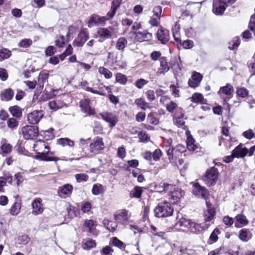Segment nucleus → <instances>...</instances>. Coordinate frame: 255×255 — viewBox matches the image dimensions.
<instances>
[{
  "mask_svg": "<svg viewBox=\"0 0 255 255\" xmlns=\"http://www.w3.org/2000/svg\"><path fill=\"white\" fill-rule=\"evenodd\" d=\"M215 214V209L213 208H209L208 207L207 213L205 215V221L206 222H210L211 221L214 217Z\"/></svg>",
  "mask_w": 255,
  "mask_h": 255,
  "instance_id": "37",
  "label": "nucleus"
},
{
  "mask_svg": "<svg viewBox=\"0 0 255 255\" xmlns=\"http://www.w3.org/2000/svg\"><path fill=\"white\" fill-rule=\"evenodd\" d=\"M113 30L114 28L112 26H109L108 28H99L97 34L100 38L107 39L112 37Z\"/></svg>",
  "mask_w": 255,
  "mask_h": 255,
  "instance_id": "15",
  "label": "nucleus"
},
{
  "mask_svg": "<svg viewBox=\"0 0 255 255\" xmlns=\"http://www.w3.org/2000/svg\"><path fill=\"white\" fill-rule=\"evenodd\" d=\"M116 80L117 82H119L122 84L125 85L127 82V77L120 73H118L116 74Z\"/></svg>",
  "mask_w": 255,
  "mask_h": 255,
  "instance_id": "45",
  "label": "nucleus"
},
{
  "mask_svg": "<svg viewBox=\"0 0 255 255\" xmlns=\"http://www.w3.org/2000/svg\"><path fill=\"white\" fill-rule=\"evenodd\" d=\"M242 135L245 137L246 138L248 139H252V138L254 137L255 136V134L254 132H253L252 129H249L248 130H246L244 131Z\"/></svg>",
  "mask_w": 255,
  "mask_h": 255,
  "instance_id": "60",
  "label": "nucleus"
},
{
  "mask_svg": "<svg viewBox=\"0 0 255 255\" xmlns=\"http://www.w3.org/2000/svg\"><path fill=\"white\" fill-rule=\"evenodd\" d=\"M173 187L174 186L172 184H168L164 182H160L159 185L156 186V188L160 192L173 189Z\"/></svg>",
  "mask_w": 255,
  "mask_h": 255,
  "instance_id": "31",
  "label": "nucleus"
},
{
  "mask_svg": "<svg viewBox=\"0 0 255 255\" xmlns=\"http://www.w3.org/2000/svg\"><path fill=\"white\" fill-rule=\"evenodd\" d=\"M53 128H51L49 130L44 131L43 136L46 140H52L54 138V135L53 133Z\"/></svg>",
  "mask_w": 255,
  "mask_h": 255,
  "instance_id": "44",
  "label": "nucleus"
},
{
  "mask_svg": "<svg viewBox=\"0 0 255 255\" xmlns=\"http://www.w3.org/2000/svg\"><path fill=\"white\" fill-rule=\"evenodd\" d=\"M158 40L163 44H166L169 39V31L163 28H159L156 33Z\"/></svg>",
  "mask_w": 255,
  "mask_h": 255,
  "instance_id": "14",
  "label": "nucleus"
},
{
  "mask_svg": "<svg viewBox=\"0 0 255 255\" xmlns=\"http://www.w3.org/2000/svg\"><path fill=\"white\" fill-rule=\"evenodd\" d=\"M202 78L203 77L200 73L194 72L188 81L189 86L194 88L199 86Z\"/></svg>",
  "mask_w": 255,
  "mask_h": 255,
  "instance_id": "16",
  "label": "nucleus"
},
{
  "mask_svg": "<svg viewBox=\"0 0 255 255\" xmlns=\"http://www.w3.org/2000/svg\"><path fill=\"white\" fill-rule=\"evenodd\" d=\"M166 108L167 111L170 113H172L175 110H176V115H178L179 113V111H178L177 110L180 107H178L177 104L173 101H171L170 103L167 104Z\"/></svg>",
  "mask_w": 255,
  "mask_h": 255,
  "instance_id": "35",
  "label": "nucleus"
},
{
  "mask_svg": "<svg viewBox=\"0 0 255 255\" xmlns=\"http://www.w3.org/2000/svg\"><path fill=\"white\" fill-rule=\"evenodd\" d=\"M220 232L218 228L215 229L210 235L208 243L211 244L217 242L218 239V235L220 234Z\"/></svg>",
  "mask_w": 255,
  "mask_h": 255,
  "instance_id": "36",
  "label": "nucleus"
},
{
  "mask_svg": "<svg viewBox=\"0 0 255 255\" xmlns=\"http://www.w3.org/2000/svg\"><path fill=\"white\" fill-rule=\"evenodd\" d=\"M234 89L233 86L230 83H227L225 86L220 87L218 94L221 95L222 94L227 96H231L234 93Z\"/></svg>",
  "mask_w": 255,
  "mask_h": 255,
  "instance_id": "24",
  "label": "nucleus"
},
{
  "mask_svg": "<svg viewBox=\"0 0 255 255\" xmlns=\"http://www.w3.org/2000/svg\"><path fill=\"white\" fill-rule=\"evenodd\" d=\"M49 74L47 73H40L38 77L37 85L39 86V88L43 89L45 82L47 81Z\"/></svg>",
  "mask_w": 255,
  "mask_h": 255,
  "instance_id": "27",
  "label": "nucleus"
},
{
  "mask_svg": "<svg viewBox=\"0 0 255 255\" xmlns=\"http://www.w3.org/2000/svg\"><path fill=\"white\" fill-rule=\"evenodd\" d=\"M75 179L78 182L80 183L87 181L89 179V177L86 174L79 173L75 175Z\"/></svg>",
  "mask_w": 255,
  "mask_h": 255,
  "instance_id": "49",
  "label": "nucleus"
},
{
  "mask_svg": "<svg viewBox=\"0 0 255 255\" xmlns=\"http://www.w3.org/2000/svg\"><path fill=\"white\" fill-rule=\"evenodd\" d=\"M67 212L68 216L70 218H73V217H76L77 215L75 208L73 206H70L69 208H68Z\"/></svg>",
  "mask_w": 255,
  "mask_h": 255,
  "instance_id": "61",
  "label": "nucleus"
},
{
  "mask_svg": "<svg viewBox=\"0 0 255 255\" xmlns=\"http://www.w3.org/2000/svg\"><path fill=\"white\" fill-rule=\"evenodd\" d=\"M44 116L43 112L41 110H35L29 113L27 116V120L29 124H37Z\"/></svg>",
  "mask_w": 255,
  "mask_h": 255,
  "instance_id": "9",
  "label": "nucleus"
},
{
  "mask_svg": "<svg viewBox=\"0 0 255 255\" xmlns=\"http://www.w3.org/2000/svg\"><path fill=\"white\" fill-rule=\"evenodd\" d=\"M55 48L53 46H48L45 50V53L47 56H51L54 54Z\"/></svg>",
  "mask_w": 255,
  "mask_h": 255,
  "instance_id": "62",
  "label": "nucleus"
},
{
  "mask_svg": "<svg viewBox=\"0 0 255 255\" xmlns=\"http://www.w3.org/2000/svg\"><path fill=\"white\" fill-rule=\"evenodd\" d=\"M65 44V37L61 35L55 40V45L59 47H62Z\"/></svg>",
  "mask_w": 255,
  "mask_h": 255,
  "instance_id": "58",
  "label": "nucleus"
},
{
  "mask_svg": "<svg viewBox=\"0 0 255 255\" xmlns=\"http://www.w3.org/2000/svg\"><path fill=\"white\" fill-rule=\"evenodd\" d=\"M177 111H179V113L176 115L177 118L175 119V123L178 127H182L184 126V120L186 119V118H184V110L182 108H179Z\"/></svg>",
  "mask_w": 255,
  "mask_h": 255,
  "instance_id": "21",
  "label": "nucleus"
},
{
  "mask_svg": "<svg viewBox=\"0 0 255 255\" xmlns=\"http://www.w3.org/2000/svg\"><path fill=\"white\" fill-rule=\"evenodd\" d=\"M160 67L156 72L157 75H164L167 72L170 68V64L168 62L167 59L165 57H161L159 59Z\"/></svg>",
  "mask_w": 255,
  "mask_h": 255,
  "instance_id": "11",
  "label": "nucleus"
},
{
  "mask_svg": "<svg viewBox=\"0 0 255 255\" xmlns=\"http://www.w3.org/2000/svg\"><path fill=\"white\" fill-rule=\"evenodd\" d=\"M193 233H197L202 231L203 228L200 224L192 222L189 228Z\"/></svg>",
  "mask_w": 255,
  "mask_h": 255,
  "instance_id": "43",
  "label": "nucleus"
},
{
  "mask_svg": "<svg viewBox=\"0 0 255 255\" xmlns=\"http://www.w3.org/2000/svg\"><path fill=\"white\" fill-rule=\"evenodd\" d=\"M9 111L13 117L17 118H20L22 116L21 109L17 106L9 107Z\"/></svg>",
  "mask_w": 255,
  "mask_h": 255,
  "instance_id": "29",
  "label": "nucleus"
},
{
  "mask_svg": "<svg viewBox=\"0 0 255 255\" xmlns=\"http://www.w3.org/2000/svg\"><path fill=\"white\" fill-rule=\"evenodd\" d=\"M133 33L139 42L149 41L152 37V34L146 30H144L142 32H134Z\"/></svg>",
  "mask_w": 255,
  "mask_h": 255,
  "instance_id": "20",
  "label": "nucleus"
},
{
  "mask_svg": "<svg viewBox=\"0 0 255 255\" xmlns=\"http://www.w3.org/2000/svg\"><path fill=\"white\" fill-rule=\"evenodd\" d=\"M52 154V152L47 151L45 153H39L35 157V159H39L41 160L50 161H57L59 159L56 157H48L47 156V154Z\"/></svg>",
  "mask_w": 255,
  "mask_h": 255,
  "instance_id": "25",
  "label": "nucleus"
},
{
  "mask_svg": "<svg viewBox=\"0 0 255 255\" xmlns=\"http://www.w3.org/2000/svg\"><path fill=\"white\" fill-rule=\"evenodd\" d=\"M190 220L184 218H181L178 222V224L180 227H183L187 228H190V226L191 223Z\"/></svg>",
  "mask_w": 255,
  "mask_h": 255,
  "instance_id": "47",
  "label": "nucleus"
},
{
  "mask_svg": "<svg viewBox=\"0 0 255 255\" xmlns=\"http://www.w3.org/2000/svg\"><path fill=\"white\" fill-rule=\"evenodd\" d=\"M73 187L70 184H65L60 187L58 190V194L61 198H65L66 196H69L72 192Z\"/></svg>",
  "mask_w": 255,
  "mask_h": 255,
  "instance_id": "19",
  "label": "nucleus"
},
{
  "mask_svg": "<svg viewBox=\"0 0 255 255\" xmlns=\"http://www.w3.org/2000/svg\"><path fill=\"white\" fill-rule=\"evenodd\" d=\"M22 133L26 139H32L38 135V129L36 126H26L22 128Z\"/></svg>",
  "mask_w": 255,
  "mask_h": 255,
  "instance_id": "3",
  "label": "nucleus"
},
{
  "mask_svg": "<svg viewBox=\"0 0 255 255\" xmlns=\"http://www.w3.org/2000/svg\"><path fill=\"white\" fill-rule=\"evenodd\" d=\"M11 51L6 48L0 49V61L8 58L11 55Z\"/></svg>",
  "mask_w": 255,
  "mask_h": 255,
  "instance_id": "39",
  "label": "nucleus"
},
{
  "mask_svg": "<svg viewBox=\"0 0 255 255\" xmlns=\"http://www.w3.org/2000/svg\"><path fill=\"white\" fill-rule=\"evenodd\" d=\"M103 223L104 226L109 231L114 232L116 230L117 225L116 223H114L108 219H104Z\"/></svg>",
  "mask_w": 255,
  "mask_h": 255,
  "instance_id": "34",
  "label": "nucleus"
},
{
  "mask_svg": "<svg viewBox=\"0 0 255 255\" xmlns=\"http://www.w3.org/2000/svg\"><path fill=\"white\" fill-rule=\"evenodd\" d=\"M91 204L90 202H86L82 205L81 207V210L84 213L88 212L91 210Z\"/></svg>",
  "mask_w": 255,
  "mask_h": 255,
  "instance_id": "64",
  "label": "nucleus"
},
{
  "mask_svg": "<svg viewBox=\"0 0 255 255\" xmlns=\"http://www.w3.org/2000/svg\"><path fill=\"white\" fill-rule=\"evenodd\" d=\"M91 151L94 154H99L104 148V144L102 138L96 137L90 145Z\"/></svg>",
  "mask_w": 255,
  "mask_h": 255,
  "instance_id": "5",
  "label": "nucleus"
},
{
  "mask_svg": "<svg viewBox=\"0 0 255 255\" xmlns=\"http://www.w3.org/2000/svg\"><path fill=\"white\" fill-rule=\"evenodd\" d=\"M90 100L89 99H85L80 101V107L81 111L87 115L92 116L96 114L95 109L90 105Z\"/></svg>",
  "mask_w": 255,
  "mask_h": 255,
  "instance_id": "7",
  "label": "nucleus"
},
{
  "mask_svg": "<svg viewBox=\"0 0 255 255\" xmlns=\"http://www.w3.org/2000/svg\"><path fill=\"white\" fill-rule=\"evenodd\" d=\"M32 41L30 39H24L18 43V46L21 47L27 48L31 46Z\"/></svg>",
  "mask_w": 255,
  "mask_h": 255,
  "instance_id": "52",
  "label": "nucleus"
},
{
  "mask_svg": "<svg viewBox=\"0 0 255 255\" xmlns=\"http://www.w3.org/2000/svg\"><path fill=\"white\" fill-rule=\"evenodd\" d=\"M228 6L222 0H214L213 2V11L216 15H222Z\"/></svg>",
  "mask_w": 255,
  "mask_h": 255,
  "instance_id": "10",
  "label": "nucleus"
},
{
  "mask_svg": "<svg viewBox=\"0 0 255 255\" xmlns=\"http://www.w3.org/2000/svg\"><path fill=\"white\" fill-rule=\"evenodd\" d=\"M18 123L14 118H9L7 121V125L8 128H13L18 126Z\"/></svg>",
  "mask_w": 255,
  "mask_h": 255,
  "instance_id": "53",
  "label": "nucleus"
},
{
  "mask_svg": "<svg viewBox=\"0 0 255 255\" xmlns=\"http://www.w3.org/2000/svg\"><path fill=\"white\" fill-rule=\"evenodd\" d=\"M128 211L127 210H121L115 214L114 219L118 223L121 224L126 223L128 220Z\"/></svg>",
  "mask_w": 255,
  "mask_h": 255,
  "instance_id": "13",
  "label": "nucleus"
},
{
  "mask_svg": "<svg viewBox=\"0 0 255 255\" xmlns=\"http://www.w3.org/2000/svg\"><path fill=\"white\" fill-rule=\"evenodd\" d=\"M128 44V41L126 38L124 37H120L116 44V48L122 52L124 51L126 47Z\"/></svg>",
  "mask_w": 255,
  "mask_h": 255,
  "instance_id": "26",
  "label": "nucleus"
},
{
  "mask_svg": "<svg viewBox=\"0 0 255 255\" xmlns=\"http://www.w3.org/2000/svg\"><path fill=\"white\" fill-rule=\"evenodd\" d=\"M239 238L244 242L248 241L251 238V233L247 229H242L239 233Z\"/></svg>",
  "mask_w": 255,
  "mask_h": 255,
  "instance_id": "30",
  "label": "nucleus"
},
{
  "mask_svg": "<svg viewBox=\"0 0 255 255\" xmlns=\"http://www.w3.org/2000/svg\"><path fill=\"white\" fill-rule=\"evenodd\" d=\"M135 104L142 110L151 108L149 104L147 103L143 98H140L136 99L134 101Z\"/></svg>",
  "mask_w": 255,
  "mask_h": 255,
  "instance_id": "28",
  "label": "nucleus"
},
{
  "mask_svg": "<svg viewBox=\"0 0 255 255\" xmlns=\"http://www.w3.org/2000/svg\"><path fill=\"white\" fill-rule=\"evenodd\" d=\"M100 116L106 122L110 124V127L113 128L118 122V119L116 115L111 113H106L104 114L100 113Z\"/></svg>",
  "mask_w": 255,
  "mask_h": 255,
  "instance_id": "12",
  "label": "nucleus"
},
{
  "mask_svg": "<svg viewBox=\"0 0 255 255\" xmlns=\"http://www.w3.org/2000/svg\"><path fill=\"white\" fill-rule=\"evenodd\" d=\"M58 143L62 146L68 145L72 147L74 145V141L68 138H60L58 140Z\"/></svg>",
  "mask_w": 255,
  "mask_h": 255,
  "instance_id": "42",
  "label": "nucleus"
},
{
  "mask_svg": "<svg viewBox=\"0 0 255 255\" xmlns=\"http://www.w3.org/2000/svg\"><path fill=\"white\" fill-rule=\"evenodd\" d=\"M236 94L238 96L243 98L248 96L249 91L244 87H237Z\"/></svg>",
  "mask_w": 255,
  "mask_h": 255,
  "instance_id": "41",
  "label": "nucleus"
},
{
  "mask_svg": "<svg viewBox=\"0 0 255 255\" xmlns=\"http://www.w3.org/2000/svg\"><path fill=\"white\" fill-rule=\"evenodd\" d=\"M138 135L140 142H147L149 140V137L145 132H140Z\"/></svg>",
  "mask_w": 255,
  "mask_h": 255,
  "instance_id": "59",
  "label": "nucleus"
},
{
  "mask_svg": "<svg viewBox=\"0 0 255 255\" xmlns=\"http://www.w3.org/2000/svg\"><path fill=\"white\" fill-rule=\"evenodd\" d=\"M48 106L50 109L56 111L63 107V103L60 100L53 101L49 102Z\"/></svg>",
  "mask_w": 255,
  "mask_h": 255,
  "instance_id": "33",
  "label": "nucleus"
},
{
  "mask_svg": "<svg viewBox=\"0 0 255 255\" xmlns=\"http://www.w3.org/2000/svg\"><path fill=\"white\" fill-rule=\"evenodd\" d=\"M2 152L4 153H8L11 152L12 146L10 144L4 143L0 147Z\"/></svg>",
  "mask_w": 255,
  "mask_h": 255,
  "instance_id": "57",
  "label": "nucleus"
},
{
  "mask_svg": "<svg viewBox=\"0 0 255 255\" xmlns=\"http://www.w3.org/2000/svg\"><path fill=\"white\" fill-rule=\"evenodd\" d=\"M148 83V81L144 79L140 78L138 79L135 83V86L138 89H141L143 87L146 85Z\"/></svg>",
  "mask_w": 255,
  "mask_h": 255,
  "instance_id": "56",
  "label": "nucleus"
},
{
  "mask_svg": "<svg viewBox=\"0 0 255 255\" xmlns=\"http://www.w3.org/2000/svg\"><path fill=\"white\" fill-rule=\"evenodd\" d=\"M103 187L101 184H94L92 189V194L94 195L100 194L102 191Z\"/></svg>",
  "mask_w": 255,
  "mask_h": 255,
  "instance_id": "50",
  "label": "nucleus"
},
{
  "mask_svg": "<svg viewBox=\"0 0 255 255\" xmlns=\"http://www.w3.org/2000/svg\"><path fill=\"white\" fill-rule=\"evenodd\" d=\"M13 91L10 88L6 89L1 92L0 100L3 101H9L13 98Z\"/></svg>",
  "mask_w": 255,
  "mask_h": 255,
  "instance_id": "22",
  "label": "nucleus"
},
{
  "mask_svg": "<svg viewBox=\"0 0 255 255\" xmlns=\"http://www.w3.org/2000/svg\"><path fill=\"white\" fill-rule=\"evenodd\" d=\"M21 208L20 203L15 202L10 209V214L12 215H17Z\"/></svg>",
  "mask_w": 255,
  "mask_h": 255,
  "instance_id": "48",
  "label": "nucleus"
},
{
  "mask_svg": "<svg viewBox=\"0 0 255 255\" xmlns=\"http://www.w3.org/2000/svg\"><path fill=\"white\" fill-rule=\"evenodd\" d=\"M237 221L244 225L248 224V221L247 220L246 216L242 214H239L236 217Z\"/></svg>",
  "mask_w": 255,
  "mask_h": 255,
  "instance_id": "55",
  "label": "nucleus"
},
{
  "mask_svg": "<svg viewBox=\"0 0 255 255\" xmlns=\"http://www.w3.org/2000/svg\"><path fill=\"white\" fill-rule=\"evenodd\" d=\"M30 240V238L26 235H23L18 237L17 242L19 244L26 245Z\"/></svg>",
  "mask_w": 255,
  "mask_h": 255,
  "instance_id": "51",
  "label": "nucleus"
},
{
  "mask_svg": "<svg viewBox=\"0 0 255 255\" xmlns=\"http://www.w3.org/2000/svg\"><path fill=\"white\" fill-rule=\"evenodd\" d=\"M106 20H107V18L106 17L103 16L100 17L97 14H93L90 17L88 21V26L91 27L94 25H98L101 23L104 22Z\"/></svg>",
  "mask_w": 255,
  "mask_h": 255,
  "instance_id": "17",
  "label": "nucleus"
},
{
  "mask_svg": "<svg viewBox=\"0 0 255 255\" xmlns=\"http://www.w3.org/2000/svg\"><path fill=\"white\" fill-rule=\"evenodd\" d=\"M193 187L192 193L195 196L204 199L207 198L209 195L208 191L204 187L201 186L199 183H193Z\"/></svg>",
  "mask_w": 255,
  "mask_h": 255,
  "instance_id": "4",
  "label": "nucleus"
},
{
  "mask_svg": "<svg viewBox=\"0 0 255 255\" xmlns=\"http://www.w3.org/2000/svg\"><path fill=\"white\" fill-rule=\"evenodd\" d=\"M232 152L236 158H243L248 154V149L243 147L242 143H240Z\"/></svg>",
  "mask_w": 255,
  "mask_h": 255,
  "instance_id": "18",
  "label": "nucleus"
},
{
  "mask_svg": "<svg viewBox=\"0 0 255 255\" xmlns=\"http://www.w3.org/2000/svg\"><path fill=\"white\" fill-rule=\"evenodd\" d=\"M32 207L33 208L32 212L33 214L38 215L41 214L43 211L40 199H36L34 200L32 203Z\"/></svg>",
  "mask_w": 255,
  "mask_h": 255,
  "instance_id": "23",
  "label": "nucleus"
},
{
  "mask_svg": "<svg viewBox=\"0 0 255 255\" xmlns=\"http://www.w3.org/2000/svg\"><path fill=\"white\" fill-rule=\"evenodd\" d=\"M248 65L250 71L252 73L251 76H255V59L250 60Z\"/></svg>",
  "mask_w": 255,
  "mask_h": 255,
  "instance_id": "54",
  "label": "nucleus"
},
{
  "mask_svg": "<svg viewBox=\"0 0 255 255\" xmlns=\"http://www.w3.org/2000/svg\"><path fill=\"white\" fill-rule=\"evenodd\" d=\"M99 72L104 76L105 78L106 79H110L112 78L113 76L112 73L108 69L103 67H100L99 68Z\"/></svg>",
  "mask_w": 255,
  "mask_h": 255,
  "instance_id": "40",
  "label": "nucleus"
},
{
  "mask_svg": "<svg viewBox=\"0 0 255 255\" xmlns=\"http://www.w3.org/2000/svg\"><path fill=\"white\" fill-rule=\"evenodd\" d=\"M96 243L94 240L89 239L83 244L84 249H90L96 247Z\"/></svg>",
  "mask_w": 255,
  "mask_h": 255,
  "instance_id": "46",
  "label": "nucleus"
},
{
  "mask_svg": "<svg viewBox=\"0 0 255 255\" xmlns=\"http://www.w3.org/2000/svg\"><path fill=\"white\" fill-rule=\"evenodd\" d=\"M219 172L217 168L212 167L207 170L203 177L205 183L208 186H213L216 183L218 178Z\"/></svg>",
  "mask_w": 255,
  "mask_h": 255,
  "instance_id": "2",
  "label": "nucleus"
},
{
  "mask_svg": "<svg viewBox=\"0 0 255 255\" xmlns=\"http://www.w3.org/2000/svg\"><path fill=\"white\" fill-rule=\"evenodd\" d=\"M142 189L141 187L135 186L130 192L129 196L132 198H139L142 193Z\"/></svg>",
  "mask_w": 255,
  "mask_h": 255,
  "instance_id": "32",
  "label": "nucleus"
},
{
  "mask_svg": "<svg viewBox=\"0 0 255 255\" xmlns=\"http://www.w3.org/2000/svg\"><path fill=\"white\" fill-rule=\"evenodd\" d=\"M173 212V208L168 202L160 203L154 209L155 215L157 217H165L171 216Z\"/></svg>",
  "mask_w": 255,
  "mask_h": 255,
  "instance_id": "1",
  "label": "nucleus"
},
{
  "mask_svg": "<svg viewBox=\"0 0 255 255\" xmlns=\"http://www.w3.org/2000/svg\"><path fill=\"white\" fill-rule=\"evenodd\" d=\"M154 15H155L158 19H160V16L162 12V7L161 6H155L152 10Z\"/></svg>",
  "mask_w": 255,
  "mask_h": 255,
  "instance_id": "63",
  "label": "nucleus"
},
{
  "mask_svg": "<svg viewBox=\"0 0 255 255\" xmlns=\"http://www.w3.org/2000/svg\"><path fill=\"white\" fill-rule=\"evenodd\" d=\"M173 191H171L169 194L170 202L172 204H177L178 203L181 198L185 195V192L181 189L176 188L174 186Z\"/></svg>",
  "mask_w": 255,
  "mask_h": 255,
  "instance_id": "6",
  "label": "nucleus"
},
{
  "mask_svg": "<svg viewBox=\"0 0 255 255\" xmlns=\"http://www.w3.org/2000/svg\"><path fill=\"white\" fill-rule=\"evenodd\" d=\"M89 38V33L85 29L81 30L73 41L74 46L81 47Z\"/></svg>",
  "mask_w": 255,
  "mask_h": 255,
  "instance_id": "8",
  "label": "nucleus"
},
{
  "mask_svg": "<svg viewBox=\"0 0 255 255\" xmlns=\"http://www.w3.org/2000/svg\"><path fill=\"white\" fill-rule=\"evenodd\" d=\"M195 141L194 139L191 136L188 137L186 141V145L187 148L189 150L194 151L196 149L197 146L194 143Z\"/></svg>",
  "mask_w": 255,
  "mask_h": 255,
  "instance_id": "38",
  "label": "nucleus"
}]
</instances>
